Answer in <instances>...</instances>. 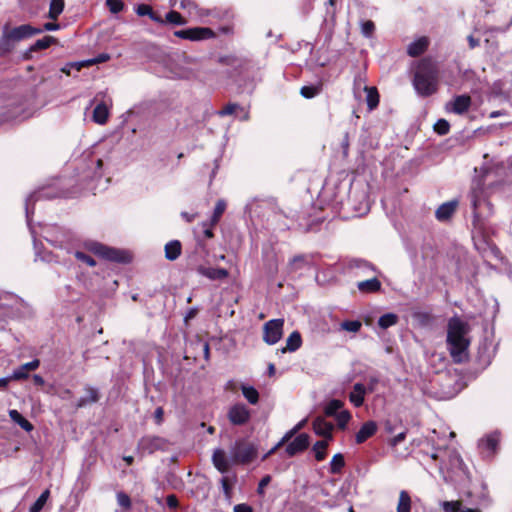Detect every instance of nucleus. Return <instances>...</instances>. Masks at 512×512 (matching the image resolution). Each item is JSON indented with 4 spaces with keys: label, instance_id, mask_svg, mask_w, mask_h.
<instances>
[{
    "label": "nucleus",
    "instance_id": "nucleus-61",
    "mask_svg": "<svg viewBox=\"0 0 512 512\" xmlns=\"http://www.w3.org/2000/svg\"><path fill=\"white\" fill-rule=\"evenodd\" d=\"M166 504L170 509H175L178 507V499L174 494H170L166 498Z\"/></svg>",
    "mask_w": 512,
    "mask_h": 512
},
{
    "label": "nucleus",
    "instance_id": "nucleus-15",
    "mask_svg": "<svg viewBox=\"0 0 512 512\" xmlns=\"http://www.w3.org/2000/svg\"><path fill=\"white\" fill-rule=\"evenodd\" d=\"M212 463L215 468L222 474L228 472L231 465V462L227 458L225 451L221 448H217L213 451Z\"/></svg>",
    "mask_w": 512,
    "mask_h": 512
},
{
    "label": "nucleus",
    "instance_id": "nucleus-2",
    "mask_svg": "<svg viewBox=\"0 0 512 512\" xmlns=\"http://www.w3.org/2000/svg\"><path fill=\"white\" fill-rule=\"evenodd\" d=\"M438 70L430 60H422L413 79V85L417 93L427 97L437 90Z\"/></svg>",
    "mask_w": 512,
    "mask_h": 512
},
{
    "label": "nucleus",
    "instance_id": "nucleus-30",
    "mask_svg": "<svg viewBox=\"0 0 512 512\" xmlns=\"http://www.w3.org/2000/svg\"><path fill=\"white\" fill-rule=\"evenodd\" d=\"M348 268L351 270H361L364 274L368 271H375V267L368 261L363 259H351L348 262Z\"/></svg>",
    "mask_w": 512,
    "mask_h": 512
},
{
    "label": "nucleus",
    "instance_id": "nucleus-54",
    "mask_svg": "<svg viewBox=\"0 0 512 512\" xmlns=\"http://www.w3.org/2000/svg\"><path fill=\"white\" fill-rule=\"evenodd\" d=\"M74 255L77 260L86 263L90 267H94L96 265V261L84 252L76 251Z\"/></svg>",
    "mask_w": 512,
    "mask_h": 512
},
{
    "label": "nucleus",
    "instance_id": "nucleus-55",
    "mask_svg": "<svg viewBox=\"0 0 512 512\" xmlns=\"http://www.w3.org/2000/svg\"><path fill=\"white\" fill-rule=\"evenodd\" d=\"M86 247L94 254L103 257L106 246L98 242H90L86 245Z\"/></svg>",
    "mask_w": 512,
    "mask_h": 512
},
{
    "label": "nucleus",
    "instance_id": "nucleus-21",
    "mask_svg": "<svg viewBox=\"0 0 512 512\" xmlns=\"http://www.w3.org/2000/svg\"><path fill=\"white\" fill-rule=\"evenodd\" d=\"M377 431V424L374 421L365 422L359 431L356 433L355 441L357 444L365 442L368 438L372 437Z\"/></svg>",
    "mask_w": 512,
    "mask_h": 512
},
{
    "label": "nucleus",
    "instance_id": "nucleus-40",
    "mask_svg": "<svg viewBox=\"0 0 512 512\" xmlns=\"http://www.w3.org/2000/svg\"><path fill=\"white\" fill-rule=\"evenodd\" d=\"M328 447V441L327 440H321L317 441L313 447L312 450L315 453V458L317 461H322L326 457V449Z\"/></svg>",
    "mask_w": 512,
    "mask_h": 512
},
{
    "label": "nucleus",
    "instance_id": "nucleus-12",
    "mask_svg": "<svg viewBox=\"0 0 512 512\" xmlns=\"http://www.w3.org/2000/svg\"><path fill=\"white\" fill-rule=\"evenodd\" d=\"M9 33L11 38H13L16 43H18L23 39H27L33 35L42 33V29H37L30 24H23L12 29L9 28Z\"/></svg>",
    "mask_w": 512,
    "mask_h": 512
},
{
    "label": "nucleus",
    "instance_id": "nucleus-11",
    "mask_svg": "<svg viewBox=\"0 0 512 512\" xmlns=\"http://www.w3.org/2000/svg\"><path fill=\"white\" fill-rule=\"evenodd\" d=\"M310 444V437L306 433L299 434L295 439L286 446V453L289 457H293L298 453L305 451Z\"/></svg>",
    "mask_w": 512,
    "mask_h": 512
},
{
    "label": "nucleus",
    "instance_id": "nucleus-44",
    "mask_svg": "<svg viewBox=\"0 0 512 512\" xmlns=\"http://www.w3.org/2000/svg\"><path fill=\"white\" fill-rule=\"evenodd\" d=\"M56 39L52 36H45L42 39H38L31 47L30 51H38L48 48L51 44L55 43Z\"/></svg>",
    "mask_w": 512,
    "mask_h": 512
},
{
    "label": "nucleus",
    "instance_id": "nucleus-31",
    "mask_svg": "<svg viewBox=\"0 0 512 512\" xmlns=\"http://www.w3.org/2000/svg\"><path fill=\"white\" fill-rule=\"evenodd\" d=\"M108 116V108L104 103H99L93 110V120L98 124H105Z\"/></svg>",
    "mask_w": 512,
    "mask_h": 512
},
{
    "label": "nucleus",
    "instance_id": "nucleus-18",
    "mask_svg": "<svg viewBox=\"0 0 512 512\" xmlns=\"http://www.w3.org/2000/svg\"><path fill=\"white\" fill-rule=\"evenodd\" d=\"M85 395L80 397L76 403L77 408H82L87 405L96 403L100 399V394L97 388L90 385L84 387Z\"/></svg>",
    "mask_w": 512,
    "mask_h": 512
},
{
    "label": "nucleus",
    "instance_id": "nucleus-26",
    "mask_svg": "<svg viewBox=\"0 0 512 512\" xmlns=\"http://www.w3.org/2000/svg\"><path fill=\"white\" fill-rule=\"evenodd\" d=\"M366 393V388L361 383H356L353 386V390L349 395L350 401L356 406L360 407L364 402V395Z\"/></svg>",
    "mask_w": 512,
    "mask_h": 512
},
{
    "label": "nucleus",
    "instance_id": "nucleus-36",
    "mask_svg": "<svg viewBox=\"0 0 512 512\" xmlns=\"http://www.w3.org/2000/svg\"><path fill=\"white\" fill-rule=\"evenodd\" d=\"M64 0H51L49 6L48 17L52 20H56L59 15L63 12Z\"/></svg>",
    "mask_w": 512,
    "mask_h": 512
},
{
    "label": "nucleus",
    "instance_id": "nucleus-29",
    "mask_svg": "<svg viewBox=\"0 0 512 512\" xmlns=\"http://www.w3.org/2000/svg\"><path fill=\"white\" fill-rule=\"evenodd\" d=\"M302 344L301 335L299 332H292L286 340V346L282 348V352L285 353L287 351L294 352L300 348Z\"/></svg>",
    "mask_w": 512,
    "mask_h": 512
},
{
    "label": "nucleus",
    "instance_id": "nucleus-45",
    "mask_svg": "<svg viewBox=\"0 0 512 512\" xmlns=\"http://www.w3.org/2000/svg\"><path fill=\"white\" fill-rule=\"evenodd\" d=\"M343 407V402L338 399L331 400L326 406H325V414L327 416H336L339 413V410Z\"/></svg>",
    "mask_w": 512,
    "mask_h": 512
},
{
    "label": "nucleus",
    "instance_id": "nucleus-25",
    "mask_svg": "<svg viewBox=\"0 0 512 512\" xmlns=\"http://www.w3.org/2000/svg\"><path fill=\"white\" fill-rule=\"evenodd\" d=\"M310 264V256L299 254L294 256L288 263L289 272H297Z\"/></svg>",
    "mask_w": 512,
    "mask_h": 512
},
{
    "label": "nucleus",
    "instance_id": "nucleus-37",
    "mask_svg": "<svg viewBox=\"0 0 512 512\" xmlns=\"http://www.w3.org/2000/svg\"><path fill=\"white\" fill-rule=\"evenodd\" d=\"M241 391L243 393V396L246 398V400L250 404L255 405V404L258 403V401H259V393H258V391L254 387L242 385Z\"/></svg>",
    "mask_w": 512,
    "mask_h": 512
},
{
    "label": "nucleus",
    "instance_id": "nucleus-24",
    "mask_svg": "<svg viewBox=\"0 0 512 512\" xmlns=\"http://www.w3.org/2000/svg\"><path fill=\"white\" fill-rule=\"evenodd\" d=\"M428 44V39L426 37H421L408 45L407 53L411 57H417L424 53L428 47Z\"/></svg>",
    "mask_w": 512,
    "mask_h": 512
},
{
    "label": "nucleus",
    "instance_id": "nucleus-7",
    "mask_svg": "<svg viewBox=\"0 0 512 512\" xmlns=\"http://www.w3.org/2000/svg\"><path fill=\"white\" fill-rule=\"evenodd\" d=\"M283 325V319H272L266 322L263 327V340L269 345L277 343L282 337Z\"/></svg>",
    "mask_w": 512,
    "mask_h": 512
},
{
    "label": "nucleus",
    "instance_id": "nucleus-62",
    "mask_svg": "<svg viewBox=\"0 0 512 512\" xmlns=\"http://www.w3.org/2000/svg\"><path fill=\"white\" fill-rule=\"evenodd\" d=\"M221 485H222V490H223L225 496L230 497L231 486L229 484V480L227 477L221 478Z\"/></svg>",
    "mask_w": 512,
    "mask_h": 512
},
{
    "label": "nucleus",
    "instance_id": "nucleus-63",
    "mask_svg": "<svg viewBox=\"0 0 512 512\" xmlns=\"http://www.w3.org/2000/svg\"><path fill=\"white\" fill-rule=\"evenodd\" d=\"M406 437V434L405 432H401L399 434H397L396 436H394L391 441H390V444L392 446H397L398 444H400L402 441H404Z\"/></svg>",
    "mask_w": 512,
    "mask_h": 512
},
{
    "label": "nucleus",
    "instance_id": "nucleus-39",
    "mask_svg": "<svg viewBox=\"0 0 512 512\" xmlns=\"http://www.w3.org/2000/svg\"><path fill=\"white\" fill-rule=\"evenodd\" d=\"M50 496L48 489L44 490L37 500L30 506L29 512H40Z\"/></svg>",
    "mask_w": 512,
    "mask_h": 512
},
{
    "label": "nucleus",
    "instance_id": "nucleus-32",
    "mask_svg": "<svg viewBox=\"0 0 512 512\" xmlns=\"http://www.w3.org/2000/svg\"><path fill=\"white\" fill-rule=\"evenodd\" d=\"M9 416L15 423H17L25 431L30 432L33 430V425L26 418H24L17 410H10Z\"/></svg>",
    "mask_w": 512,
    "mask_h": 512
},
{
    "label": "nucleus",
    "instance_id": "nucleus-56",
    "mask_svg": "<svg viewBox=\"0 0 512 512\" xmlns=\"http://www.w3.org/2000/svg\"><path fill=\"white\" fill-rule=\"evenodd\" d=\"M237 109H240V106L238 104L229 103L222 110H220L218 112V115L221 117L232 115Z\"/></svg>",
    "mask_w": 512,
    "mask_h": 512
},
{
    "label": "nucleus",
    "instance_id": "nucleus-43",
    "mask_svg": "<svg viewBox=\"0 0 512 512\" xmlns=\"http://www.w3.org/2000/svg\"><path fill=\"white\" fill-rule=\"evenodd\" d=\"M297 433L298 432L294 428L287 431L281 438V440L264 456V458L273 454L277 449L282 447L284 444L288 443Z\"/></svg>",
    "mask_w": 512,
    "mask_h": 512
},
{
    "label": "nucleus",
    "instance_id": "nucleus-27",
    "mask_svg": "<svg viewBox=\"0 0 512 512\" xmlns=\"http://www.w3.org/2000/svg\"><path fill=\"white\" fill-rule=\"evenodd\" d=\"M357 287L360 292L374 293L381 289V282L376 277H373L371 279L358 282Z\"/></svg>",
    "mask_w": 512,
    "mask_h": 512
},
{
    "label": "nucleus",
    "instance_id": "nucleus-17",
    "mask_svg": "<svg viewBox=\"0 0 512 512\" xmlns=\"http://www.w3.org/2000/svg\"><path fill=\"white\" fill-rule=\"evenodd\" d=\"M102 258L117 263H128L131 260V257L127 252L108 246L105 247Z\"/></svg>",
    "mask_w": 512,
    "mask_h": 512
},
{
    "label": "nucleus",
    "instance_id": "nucleus-34",
    "mask_svg": "<svg viewBox=\"0 0 512 512\" xmlns=\"http://www.w3.org/2000/svg\"><path fill=\"white\" fill-rule=\"evenodd\" d=\"M442 507L444 512H478L477 510L463 507L459 501H445Z\"/></svg>",
    "mask_w": 512,
    "mask_h": 512
},
{
    "label": "nucleus",
    "instance_id": "nucleus-14",
    "mask_svg": "<svg viewBox=\"0 0 512 512\" xmlns=\"http://www.w3.org/2000/svg\"><path fill=\"white\" fill-rule=\"evenodd\" d=\"M334 429V426L332 423L327 422L322 417H317L313 421V430L314 432L325 438V440L330 441L332 440V431Z\"/></svg>",
    "mask_w": 512,
    "mask_h": 512
},
{
    "label": "nucleus",
    "instance_id": "nucleus-35",
    "mask_svg": "<svg viewBox=\"0 0 512 512\" xmlns=\"http://www.w3.org/2000/svg\"><path fill=\"white\" fill-rule=\"evenodd\" d=\"M365 92H366V101H367L368 108L370 110H373L374 108L377 107V105L379 103V95H378L377 89L375 87H367L366 86Z\"/></svg>",
    "mask_w": 512,
    "mask_h": 512
},
{
    "label": "nucleus",
    "instance_id": "nucleus-23",
    "mask_svg": "<svg viewBox=\"0 0 512 512\" xmlns=\"http://www.w3.org/2000/svg\"><path fill=\"white\" fill-rule=\"evenodd\" d=\"M17 303L14 295L9 293L0 294V314L13 315V307Z\"/></svg>",
    "mask_w": 512,
    "mask_h": 512
},
{
    "label": "nucleus",
    "instance_id": "nucleus-20",
    "mask_svg": "<svg viewBox=\"0 0 512 512\" xmlns=\"http://www.w3.org/2000/svg\"><path fill=\"white\" fill-rule=\"evenodd\" d=\"M197 272L209 278L210 280H219V279H225L228 277L229 273L224 268H212V267H205V266H198Z\"/></svg>",
    "mask_w": 512,
    "mask_h": 512
},
{
    "label": "nucleus",
    "instance_id": "nucleus-22",
    "mask_svg": "<svg viewBox=\"0 0 512 512\" xmlns=\"http://www.w3.org/2000/svg\"><path fill=\"white\" fill-rule=\"evenodd\" d=\"M16 45V42L11 38L9 33V26L6 24L2 30V36L0 38V54L6 55L10 53Z\"/></svg>",
    "mask_w": 512,
    "mask_h": 512
},
{
    "label": "nucleus",
    "instance_id": "nucleus-48",
    "mask_svg": "<svg viewBox=\"0 0 512 512\" xmlns=\"http://www.w3.org/2000/svg\"><path fill=\"white\" fill-rule=\"evenodd\" d=\"M321 85H311V86H303L300 89V94L307 99H311L315 96H317L320 93Z\"/></svg>",
    "mask_w": 512,
    "mask_h": 512
},
{
    "label": "nucleus",
    "instance_id": "nucleus-51",
    "mask_svg": "<svg viewBox=\"0 0 512 512\" xmlns=\"http://www.w3.org/2000/svg\"><path fill=\"white\" fill-rule=\"evenodd\" d=\"M449 129L450 124L445 119H439L434 125V130L439 135H446L449 132Z\"/></svg>",
    "mask_w": 512,
    "mask_h": 512
},
{
    "label": "nucleus",
    "instance_id": "nucleus-13",
    "mask_svg": "<svg viewBox=\"0 0 512 512\" xmlns=\"http://www.w3.org/2000/svg\"><path fill=\"white\" fill-rule=\"evenodd\" d=\"M499 439V433L493 432L482 438L479 441L478 446L483 453H485L487 456H491L497 449Z\"/></svg>",
    "mask_w": 512,
    "mask_h": 512
},
{
    "label": "nucleus",
    "instance_id": "nucleus-59",
    "mask_svg": "<svg viewBox=\"0 0 512 512\" xmlns=\"http://www.w3.org/2000/svg\"><path fill=\"white\" fill-rule=\"evenodd\" d=\"M270 481H271V476H269V475L264 476V477L260 480V482H259V484H258L257 492H258L259 494H263V493H264V489H265V487L270 483Z\"/></svg>",
    "mask_w": 512,
    "mask_h": 512
},
{
    "label": "nucleus",
    "instance_id": "nucleus-3",
    "mask_svg": "<svg viewBox=\"0 0 512 512\" xmlns=\"http://www.w3.org/2000/svg\"><path fill=\"white\" fill-rule=\"evenodd\" d=\"M469 198L473 209V224L475 227H479L485 218L492 215V205L481 187L472 188Z\"/></svg>",
    "mask_w": 512,
    "mask_h": 512
},
{
    "label": "nucleus",
    "instance_id": "nucleus-8",
    "mask_svg": "<svg viewBox=\"0 0 512 512\" xmlns=\"http://www.w3.org/2000/svg\"><path fill=\"white\" fill-rule=\"evenodd\" d=\"M174 34L178 38L187 39V40H191V41L210 39L215 36L214 31L207 27H196V28H188V29H184V30H178Z\"/></svg>",
    "mask_w": 512,
    "mask_h": 512
},
{
    "label": "nucleus",
    "instance_id": "nucleus-4",
    "mask_svg": "<svg viewBox=\"0 0 512 512\" xmlns=\"http://www.w3.org/2000/svg\"><path fill=\"white\" fill-rule=\"evenodd\" d=\"M256 456L257 449L254 445L244 441H236L230 449V457L233 464H248L252 462Z\"/></svg>",
    "mask_w": 512,
    "mask_h": 512
},
{
    "label": "nucleus",
    "instance_id": "nucleus-46",
    "mask_svg": "<svg viewBox=\"0 0 512 512\" xmlns=\"http://www.w3.org/2000/svg\"><path fill=\"white\" fill-rule=\"evenodd\" d=\"M344 465L345 461L343 455L340 453L335 454L330 462L331 473H339Z\"/></svg>",
    "mask_w": 512,
    "mask_h": 512
},
{
    "label": "nucleus",
    "instance_id": "nucleus-1",
    "mask_svg": "<svg viewBox=\"0 0 512 512\" xmlns=\"http://www.w3.org/2000/svg\"><path fill=\"white\" fill-rule=\"evenodd\" d=\"M469 325L458 317H452L448 322L447 345L455 363H463L468 359L469 340L466 335Z\"/></svg>",
    "mask_w": 512,
    "mask_h": 512
},
{
    "label": "nucleus",
    "instance_id": "nucleus-9",
    "mask_svg": "<svg viewBox=\"0 0 512 512\" xmlns=\"http://www.w3.org/2000/svg\"><path fill=\"white\" fill-rule=\"evenodd\" d=\"M472 104V99L468 94L455 96L445 104V110L450 113L462 115L466 113Z\"/></svg>",
    "mask_w": 512,
    "mask_h": 512
},
{
    "label": "nucleus",
    "instance_id": "nucleus-28",
    "mask_svg": "<svg viewBox=\"0 0 512 512\" xmlns=\"http://www.w3.org/2000/svg\"><path fill=\"white\" fill-rule=\"evenodd\" d=\"M181 243L178 240H172L165 245V257L170 261L176 260L181 255Z\"/></svg>",
    "mask_w": 512,
    "mask_h": 512
},
{
    "label": "nucleus",
    "instance_id": "nucleus-5",
    "mask_svg": "<svg viewBox=\"0 0 512 512\" xmlns=\"http://www.w3.org/2000/svg\"><path fill=\"white\" fill-rule=\"evenodd\" d=\"M247 209L251 214H255L258 217H269L270 212L276 214L280 212L277 201L273 197L266 199H254L247 205Z\"/></svg>",
    "mask_w": 512,
    "mask_h": 512
},
{
    "label": "nucleus",
    "instance_id": "nucleus-50",
    "mask_svg": "<svg viewBox=\"0 0 512 512\" xmlns=\"http://www.w3.org/2000/svg\"><path fill=\"white\" fill-rule=\"evenodd\" d=\"M337 424L339 428L344 429L351 419V414L347 410L340 411L336 416Z\"/></svg>",
    "mask_w": 512,
    "mask_h": 512
},
{
    "label": "nucleus",
    "instance_id": "nucleus-33",
    "mask_svg": "<svg viewBox=\"0 0 512 512\" xmlns=\"http://www.w3.org/2000/svg\"><path fill=\"white\" fill-rule=\"evenodd\" d=\"M397 512H411V497L405 490L400 491Z\"/></svg>",
    "mask_w": 512,
    "mask_h": 512
},
{
    "label": "nucleus",
    "instance_id": "nucleus-49",
    "mask_svg": "<svg viewBox=\"0 0 512 512\" xmlns=\"http://www.w3.org/2000/svg\"><path fill=\"white\" fill-rule=\"evenodd\" d=\"M166 21L175 25H184L186 21L179 12L170 11L166 14Z\"/></svg>",
    "mask_w": 512,
    "mask_h": 512
},
{
    "label": "nucleus",
    "instance_id": "nucleus-41",
    "mask_svg": "<svg viewBox=\"0 0 512 512\" xmlns=\"http://www.w3.org/2000/svg\"><path fill=\"white\" fill-rule=\"evenodd\" d=\"M226 209V202L223 199L217 201L213 215L210 219V226L216 225Z\"/></svg>",
    "mask_w": 512,
    "mask_h": 512
},
{
    "label": "nucleus",
    "instance_id": "nucleus-6",
    "mask_svg": "<svg viewBox=\"0 0 512 512\" xmlns=\"http://www.w3.org/2000/svg\"><path fill=\"white\" fill-rule=\"evenodd\" d=\"M167 444V440L162 437L147 435L139 440L137 448L143 454H152L159 450H165Z\"/></svg>",
    "mask_w": 512,
    "mask_h": 512
},
{
    "label": "nucleus",
    "instance_id": "nucleus-52",
    "mask_svg": "<svg viewBox=\"0 0 512 512\" xmlns=\"http://www.w3.org/2000/svg\"><path fill=\"white\" fill-rule=\"evenodd\" d=\"M106 6L111 13H118L123 10L124 3L121 0H106Z\"/></svg>",
    "mask_w": 512,
    "mask_h": 512
},
{
    "label": "nucleus",
    "instance_id": "nucleus-10",
    "mask_svg": "<svg viewBox=\"0 0 512 512\" xmlns=\"http://www.w3.org/2000/svg\"><path fill=\"white\" fill-rule=\"evenodd\" d=\"M228 419L233 425H244L250 417V410L244 404H235L228 411Z\"/></svg>",
    "mask_w": 512,
    "mask_h": 512
},
{
    "label": "nucleus",
    "instance_id": "nucleus-58",
    "mask_svg": "<svg viewBox=\"0 0 512 512\" xmlns=\"http://www.w3.org/2000/svg\"><path fill=\"white\" fill-rule=\"evenodd\" d=\"M28 377V372L23 370V366L21 365L19 368L15 369L9 378L11 380H22Z\"/></svg>",
    "mask_w": 512,
    "mask_h": 512
},
{
    "label": "nucleus",
    "instance_id": "nucleus-42",
    "mask_svg": "<svg viewBox=\"0 0 512 512\" xmlns=\"http://www.w3.org/2000/svg\"><path fill=\"white\" fill-rule=\"evenodd\" d=\"M135 11L139 16H149L155 22H162V19L153 12L149 5L140 4L136 7Z\"/></svg>",
    "mask_w": 512,
    "mask_h": 512
},
{
    "label": "nucleus",
    "instance_id": "nucleus-57",
    "mask_svg": "<svg viewBox=\"0 0 512 512\" xmlns=\"http://www.w3.org/2000/svg\"><path fill=\"white\" fill-rule=\"evenodd\" d=\"M117 502L121 507L126 508V509L130 508V506H131L130 497L123 492H119L117 494Z\"/></svg>",
    "mask_w": 512,
    "mask_h": 512
},
{
    "label": "nucleus",
    "instance_id": "nucleus-19",
    "mask_svg": "<svg viewBox=\"0 0 512 512\" xmlns=\"http://www.w3.org/2000/svg\"><path fill=\"white\" fill-rule=\"evenodd\" d=\"M5 109V111L0 112V122H7L22 118L24 109L20 105H16L15 102L9 103Z\"/></svg>",
    "mask_w": 512,
    "mask_h": 512
},
{
    "label": "nucleus",
    "instance_id": "nucleus-64",
    "mask_svg": "<svg viewBox=\"0 0 512 512\" xmlns=\"http://www.w3.org/2000/svg\"><path fill=\"white\" fill-rule=\"evenodd\" d=\"M234 512H253V509L247 504H237L234 506Z\"/></svg>",
    "mask_w": 512,
    "mask_h": 512
},
{
    "label": "nucleus",
    "instance_id": "nucleus-53",
    "mask_svg": "<svg viewBox=\"0 0 512 512\" xmlns=\"http://www.w3.org/2000/svg\"><path fill=\"white\" fill-rule=\"evenodd\" d=\"M374 31L375 25L371 20H367L362 23L361 32L365 37L370 38L373 35Z\"/></svg>",
    "mask_w": 512,
    "mask_h": 512
},
{
    "label": "nucleus",
    "instance_id": "nucleus-38",
    "mask_svg": "<svg viewBox=\"0 0 512 512\" xmlns=\"http://www.w3.org/2000/svg\"><path fill=\"white\" fill-rule=\"evenodd\" d=\"M398 322V316L394 313H386L378 319V325L382 329H387L391 326L396 325Z\"/></svg>",
    "mask_w": 512,
    "mask_h": 512
},
{
    "label": "nucleus",
    "instance_id": "nucleus-47",
    "mask_svg": "<svg viewBox=\"0 0 512 512\" xmlns=\"http://www.w3.org/2000/svg\"><path fill=\"white\" fill-rule=\"evenodd\" d=\"M340 326L342 330L357 333L361 329L362 323L359 320H346Z\"/></svg>",
    "mask_w": 512,
    "mask_h": 512
},
{
    "label": "nucleus",
    "instance_id": "nucleus-16",
    "mask_svg": "<svg viewBox=\"0 0 512 512\" xmlns=\"http://www.w3.org/2000/svg\"><path fill=\"white\" fill-rule=\"evenodd\" d=\"M458 206L457 200H451L441 204L435 212V217L439 221H447L455 213Z\"/></svg>",
    "mask_w": 512,
    "mask_h": 512
},
{
    "label": "nucleus",
    "instance_id": "nucleus-60",
    "mask_svg": "<svg viewBox=\"0 0 512 512\" xmlns=\"http://www.w3.org/2000/svg\"><path fill=\"white\" fill-rule=\"evenodd\" d=\"M39 365H40V361L38 359H34L31 362L23 364L22 366H23V370H26L27 372H29V371L36 370L39 367Z\"/></svg>",
    "mask_w": 512,
    "mask_h": 512
}]
</instances>
